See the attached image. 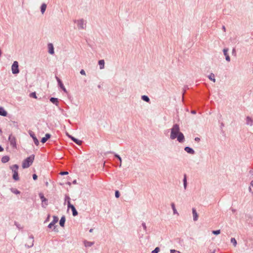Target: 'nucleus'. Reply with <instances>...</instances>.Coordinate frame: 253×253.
I'll use <instances>...</instances> for the list:
<instances>
[{
    "instance_id": "obj_1",
    "label": "nucleus",
    "mask_w": 253,
    "mask_h": 253,
    "mask_svg": "<svg viewBox=\"0 0 253 253\" xmlns=\"http://www.w3.org/2000/svg\"><path fill=\"white\" fill-rule=\"evenodd\" d=\"M181 132L180 131V127L178 124H174L171 128V132L170 138L171 139H175L176 137L177 136V134Z\"/></svg>"
},
{
    "instance_id": "obj_2",
    "label": "nucleus",
    "mask_w": 253,
    "mask_h": 253,
    "mask_svg": "<svg viewBox=\"0 0 253 253\" xmlns=\"http://www.w3.org/2000/svg\"><path fill=\"white\" fill-rule=\"evenodd\" d=\"M34 159V155H31L25 159L22 163V168L23 169L29 168L33 164Z\"/></svg>"
},
{
    "instance_id": "obj_3",
    "label": "nucleus",
    "mask_w": 253,
    "mask_h": 253,
    "mask_svg": "<svg viewBox=\"0 0 253 253\" xmlns=\"http://www.w3.org/2000/svg\"><path fill=\"white\" fill-rule=\"evenodd\" d=\"M8 141L10 142L11 146L13 148H17L16 139L15 136L13 135L12 134H10L8 137Z\"/></svg>"
},
{
    "instance_id": "obj_4",
    "label": "nucleus",
    "mask_w": 253,
    "mask_h": 253,
    "mask_svg": "<svg viewBox=\"0 0 253 253\" xmlns=\"http://www.w3.org/2000/svg\"><path fill=\"white\" fill-rule=\"evenodd\" d=\"M74 22L77 24L78 27L79 29H84L86 27V24L84 23L83 19L74 20Z\"/></svg>"
},
{
    "instance_id": "obj_5",
    "label": "nucleus",
    "mask_w": 253,
    "mask_h": 253,
    "mask_svg": "<svg viewBox=\"0 0 253 253\" xmlns=\"http://www.w3.org/2000/svg\"><path fill=\"white\" fill-rule=\"evenodd\" d=\"M11 70L13 74H17L19 73L18 62L17 61H14L11 66Z\"/></svg>"
},
{
    "instance_id": "obj_6",
    "label": "nucleus",
    "mask_w": 253,
    "mask_h": 253,
    "mask_svg": "<svg viewBox=\"0 0 253 253\" xmlns=\"http://www.w3.org/2000/svg\"><path fill=\"white\" fill-rule=\"evenodd\" d=\"M39 197L42 201V207L45 208L48 205V200L46 198H45L43 194L40 193L39 194Z\"/></svg>"
},
{
    "instance_id": "obj_7",
    "label": "nucleus",
    "mask_w": 253,
    "mask_h": 253,
    "mask_svg": "<svg viewBox=\"0 0 253 253\" xmlns=\"http://www.w3.org/2000/svg\"><path fill=\"white\" fill-rule=\"evenodd\" d=\"M68 209H70L72 211V214L74 216L78 215V212L74 205H72L70 202H68Z\"/></svg>"
},
{
    "instance_id": "obj_8",
    "label": "nucleus",
    "mask_w": 253,
    "mask_h": 253,
    "mask_svg": "<svg viewBox=\"0 0 253 253\" xmlns=\"http://www.w3.org/2000/svg\"><path fill=\"white\" fill-rule=\"evenodd\" d=\"M34 236L33 235H30L29 236V243L25 244V247L28 248H32L34 246Z\"/></svg>"
},
{
    "instance_id": "obj_9",
    "label": "nucleus",
    "mask_w": 253,
    "mask_h": 253,
    "mask_svg": "<svg viewBox=\"0 0 253 253\" xmlns=\"http://www.w3.org/2000/svg\"><path fill=\"white\" fill-rule=\"evenodd\" d=\"M29 133L30 136L33 138L35 144L37 146H38L39 145V141L36 137L35 133L32 131H30Z\"/></svg>"
},
{
    "instance_id": "obj_10",
    "label": "nucleus",
    "mask_w": 253,
    "mask_h": 253,
    "mask_svg": "<svg viewBox=\"0 0 253 253\" xmlns=\"http://www.w3.org/2000/svg\"><path fill=\"white\" fill-rule=\"evenodd\" d=\"M67 135H68V137L70 138L76 144H78L79 145H80L82 144V140H79L77 138H76L74 136H72L71 135H69L68 134H67Z\"/></svg>"
},
{
    "instance_id": "obj_11",
    "label": "nucleus",
    "mask_w": 253,
    "mask_h": 253,
    "mask_svg": "<svg viewBox=\"0 0 253 253\" xmlns=\"http://www.w3.org/2000/svg\"><path fill=\"white\" fill-rule=\"evenodd\" d=\"M53 220L48 225V227L49 228H51L58 221V217L57 216L54 215L53 216Z\"/></svg>"
},
{
    "instance_id": "obj_12",
    "label": "nucleus",
    "mask_w": 253,
    "mask_h": 253,
    "mask_svg": "<svg viewBox=\"0 0 253 253\" xmlns=\"http://www.w3.org/2000/svg\"><path fill=\"white\" fill-rule=\"evenodd\" d=\"M176 138H177V141L180 143L183 142L185 140L184 134L181 132L177 134V136L176 137Z\"/></svg>"
},
{
    "instance_id": "obj_13",
    "label": "nucleus",
    "mask_w": 253,
    "mask_h": 253,
    "mask_svg": "<svg viewBox=\"0 0 253 253\" xmlns=\"http://www.w3.org/2000/svg\"><path fill=\"white\" fill-rule=\"evenodd\" d=\"M47 47L48 49V53L51 55H53L54 54V46L52 43H49L47 44Z\"/></svg>"
},
{
    "instance_id": "obj_14",
    "label": "nucleus",
    "mask_w": 253,
    "mask_h": 253,
    "mask_svg": "<svg viewBox=\"0 0 253 253\" xmlns=\"http://www.w3.org/2000/svg\"><path fill=\"white\" fill-rule=\"evenodd\" d=\"M228 50L229 49L228 48H224L223 50V52L224 56H225L226 60L228 62H229V61H230V57L228 54Z\"/></svg>"
},
{
    "instance_id": "obj_15",
    "label": "nucleus",
    "mask_w": 253,
    "mask_h": 253,
    "mask_svg": "<svg viewBox=\"0 0 253 253\" xmlns=\"http://www.w3.org/2000/svg\"><path fill=\"white\" fill-rule=\"evenodd\" d=\"M184 150L188 154L194 155L195 154V151L194 149L189 146H186L184 148Z\"/></svg>"
},
{
    "instance_id": "obj_16",
    "label": "nucleus",
    "mask_w": 253,
    "mask_h": 253,
    "mask_svg": "<svg viewBox=\"0 0 253 253\" xmlns=\"http://www.w3.org/2000/svg\"><path fill=\"white\" fill-rule=\"evenodd\" d=\"M49 101L55 105L56 106H59V100L57 98L55 97H50L49 98Z\"/></svg>"
},
{
    "instance_id": "obj_17",
    "label": "nucleus",
    "mask_w": 253,
    "mask_h": 253,
    "mask_svg": "<svg viewBox=\"0 0 253 253\" xmlns=\"http://www.w3.org/2000/svg\"><path fill=\"white\" fill-rule=\"evenodd\" d=\"M51 137V135L49 133H46L45 136L42 137L41 139V142L42 143H45L47 140L49 139Z\"/></svg>"
},
{
    "instance_id": "obj_18",
    "label": "nucleus",
    "mask_w": 253,
    "mask_h": 253,
    "mask_svg": "<svg viewBox=\"0 0 253 253\" xmlns=\"http://www.w3.org/2000/svg\"><path fill=\"white\" fill-rule=\"evenodd\" d=\"M246 124L247 125L252 126L253 124V119L249 116H247L246 119Z\"/></svg>"
},
{
    "instance_id": "obj_19",
    "label": "nucleus",
    "mask_w": 253,
    "mask_h": 253,
    "mask_svg": "<svg viewBox=\"0 0 253 253\" xmlns=\"http://www.w3.org/2000/svg\"><path fill=\"white\" fill-rule=\"evenodd\" d=\"M192 213H193L194 221H197L198 220V215L196 211V209L194 208L192 209Z\"/></svg>"
},
{
    "instance_id": "obj_20",
    "label": "nucleus",
    "mask_w": 253,
    "mask_h": 253,
    "mask_svg": "<svg viewBox=\"0 0 253 253\" xmlns=\"http://www.w3.org/2000/svg\"><path fill=\"white\" fill-rule=\"evenodd\" d=\"M7 115V112L2 107H0V116L6 117Z\"/></svg>"
},
{
    "instance_id": "obj_21",
    "label": "nucleus",
    "mask_w": 253,
    "mask_h": 253,
    "mask_svg": "<svg viewBox=\"0 0 253 253\" xmlns=\"http://www.w3.org/2000/svg\"><path fill=\"white\" fill-rule=\"evenodd\" d=\"M65 221H66V218H65V216L64 215H63L60 221H59V224L61 226V227H64V225H65Z\"/></svg>"
},
{
    "instance_id": "obj_22",
    "label": "nucleus",
    "mask_w": 253,
    "mask_h": 253,
    "mask_svg": "<svg viewBox=\"0 0 253 253\" xmlns=\"http://www.w3.org/2000/svg\"><path fill=\"white\" fill-rule=\"evenodd\" d=\"M58 86L59 87H60L61 89H62V90L65 92V93H67V89H66V88L65 87L62 82H58Z\"/></svg>"
},
{
    "instance_id": "obj_23",
    "label": "nucleus",
    "mask_w": 253,
    "mask_h": 253,
    "mask_svg": "<svg viewBox=\"0 0 253 253\" xmlns=\"http://www.w3.org/2000/svg\"><path fill=\"white\" fill-rule=\"evenodd\" d=\"M13 175L12 178L14 180L17 181L19 179L18 172V171H13Z\"/></svg>"
},
{
    "instance_id": "obj_24",
    "label": "nucleus",
    "mask_w": 253,
    "mask_h": 253,
    "mask_svg": "<svg viewBox=\"0 0 253 253\" xmlns=\"http://www.w3.org/2000/svg\"><path fill=\"white\" fill-rule=\"evenodd\" d=\"M183 186L185 190L187 188V176L186 174H184V177L183 179Z\"/></svg>"
},
{
    "instance_id": "obj_25",
    "label": "nucleus",
    "mask_w": 253,
    "mask_h": 253,
    "mask_svg": "<svg viewBox=\"0 0 253 253\" xmlns=\"http://www.w3.org/2000/svg\"><path fill=\"white\" fill-rule=\"evenodd\" d=\"M10 160L9 157L8 156H3L1 158V162L2 163H6L8 162Z\"/></svg>"
},
{
    "instance_id": "obj_26",
    "label": "nucleus",
    "mask_w": 253,
    "mask_h": 253,
    "mask_svg": "<svg viewBox=\"0 0 253 253\" xmlns=\"http://www.w3.org/2000/svg\"><path fill=\"white\" fill-rule=\"evenodd\" d=\"M10 169L13 171H18L19 166L18 165L15 164L10 167Z\"/></svg>"
},
{
    "instance_id": "obj_27",
    "label": "nucleus",
    "mask_w": 253,
    "mask_h": 253,
    "mask_svg": "<svg viewBox=\"0 0 253 253\" xmlns=\"http://www.w3.org/2000/svg\"><path fill=\"white\" fill-rule=\"evenodd\" d=\"M104 64H105V62H104V60L102 59V60H99L98 64L99 65V68L100 69H103L104 68Z\"/></svg>"
},
{
    "instance_id": "obj_28",
    "label": "nucleus",
    "mask_w": 253,
    "mask_h": 253,
    "mask_svg": "<svg viewBox=\"0 0 253 253\" xmlns=\"http://www.w3.org/2000/svg\"><path fill=\"white\" fill-rule=\"evenodd\" d=\"M46 4L44 3H42L41 6V11L42 14H43L46 8Z\"/></svg>"
},
{
    "instance_id": "obj_29",
    "label": "nucleus",
    "mask_w": 253,
    "mask_h": 253,
    "mask_svg": "<svg viewBox=\"0 0 253 253\" xmlns=\"http://www.w3.org/2000/svg\"><path fill=\"white\" fill-rule=\"evenodd\" d=\"M94 243L92 242H89L87 241H84V245L85 247H90L93 245Z\"/></svg>"
},
{
    "instance_id": "obj_30",
    "label": "nucleus",
    "mask_w": 253,
    "mask_h": 253,
    "mask_svg": "<svg viewBox=\"0 0 253 253\" xmlns=\"http://www.w3.org/2000/svg\"><path fill=\"white\" fill-rule=\"evenodd\" d=\"M141 99H142V100H143V101H144L147 103H149L150 101V98H149V97L145 95H142Z\"/></svg>"
},
{
    "instance_id": "obj_31",
    "label": "nucleus",
    "mask_w": 253,
    "mask_h": 253,
    "mask_svg": "<svg viewBox=\"0 0 253 253\" xmlns=\"http://www.w3.org/2000/svg\"><path fill=\"white\" fill-rule=\"evenodd\" d=\"M171 208L173 210V214H178L177 211V210L175 208V205L173 203H172L171 204Z\"/></svg>"
},
{
    "instance_id": "obj_32",
    "label": "nucleus",
    "mask_w": 253,
    "mask_h": 253,
    "mask_svg": "<svg viewBox=\"0 0 253 253\" xmlns=\"http://www.w3.org/2000/svg\"><path fill=\"white\" fill-rule=\"evenodd\" d=\"M10 191L11 192L15 194H19L20 193V192L18 190L14 188H11L10 189Z\"/></svg>"
},
{
    "instance_id": "obj_33",
    "label": "nucleus",
    "mask_w": 253,
    "mask_h": 253,
    "mask_svg": "<svg viewBox=\"0 0 253 253\" xmlns=\"http://www.w3.org/2000/svg\"><path fill=\"white\" fill-rule=\"evenodd\" d=\"M209 79L211 80V81H212L213 82H215V79L214 78V75L212 73H211L209 76Z\"/></svg>"
},
{
    "instance_id": "obj_34",
    "label": "nucleus",
    "mask_w": 253,
    "mask_h": 253,
    "mask_svg": "<svg viewBox=\"0 0 253 253\" xmlns=\"http://www.w3.org/2000/svg\"><path fill=\"white\" fill-rule=\"evenodd\" d=\"M231 243L233 244L234 247H236L237 243L235 238H232L231 239Z\"/></svg>"
},
{
    "instance_id": "obj_35",
    "label": "nucleus",
    "mask_w": 253,
    "mask_h": 253,
    "mask_svg": "<svg viewBox=\"0 0 253 253\" xmlns=\"http://www.w3.org/2000/svg\"><path fill=\"white\" fill-rule=\"evenodd\" d=\"M114 156H115V158H117L119 160V161L120 162V167H121V163H122V158H121V157L120 156V155H119L118 154H116V153L114 154Z\"/></svg>"
},
{
    "instance_id": "obj_36",
    "label": "nucleus",
    "mask_w": 253,
    "mask_h": 253,
    "mask_svg": "<svg viewBox=\"0 0 253 253\" xmlns=\"http://www.w3.org/2000/svg\"><path fill=\"white\" fill-rule=\"evenodd\" d=\"M212 234L214 235H218L220 233V230H213L212 231Z\"/></svg>"
},
{
    "instance_id": "obj_37",
    "label": "nucleus",
    "mask_w": 253,
    "mask_h": 253,
    "mask_svg": "<svg viewBox=\"0 0 253 253\" xmlns=\"http://www.w3.org/2000/svg\"><path fill=\"white\" fill-rule=\"evenodd\" d=\"M160 252V248L156 247L154 250H153L151 253H158Z\"/></svg>"
},
{
    "instance_id": "obj_38",
    "label": "nucleus",
    "mask_w": 253,
    "mask_h": 253,
    "mask_svg": "<svg viewBox=\"0 0 253 253\" xmlns=\"http://www.w3.org/2000/svg\"><path fill=\"white\" fill-rule=\"evenodd\" d=\"M30 96L31 97H33L34 98H37V95H36V93L35 92L31 93L30 94Z\"/></svg>"
},
{
    "instance_id": "obj_39",
    "label": "nucleus",
    "mask_w": 253,
    "mask_h": 253,
    "mask_svg": "<svg viewBox=\"0 0 253 253\" xmlns=\"http://www.w3.org/2000/svg\"><path fill=\"white\" fill-rule=\"evenodd\" d=\"M115 196L116 198H118L120 196V192L118 190H116L115 193Z\"/></svg>"
},
{
    "instance_id": "obj_40",
    "label": "nucleus",
    "mask_w": 253,
    "mask_h": 253,
    "mask_svg": "<svg viewBox=\"0 0 253 253\" xmlns=\"http://www.w3.org/2000/svg\"><path fill=\"white\" fill-rule=\"evenodd\" d=\"M65 201H67V203L70 202V198L69 196L66 195L65 198Z\"/></svg>"
},
{
    "instance_id": "obj_41",
    "label": "nucleus",
    "mask_w": 253,
    "mask_h": 253,
    "mask_svg": "<svg viewBox=\"0 0 253 253\" xmlns=\"http://www.w3.org/2000/svg\"><path fill=\"white\" fill-rule=\"evenodd\" d=\"M232 55L236 56V51L235 48H233L232 50Z\"/></svg>"
},
{
    "instance_id": "obj_42",
    "label": "nucleus",
    "mask_w": 253,
    "mask_h": 253,
    "mask_svg": "<svg viewBox=\"0 0 253 253\" xmlns=\"http://www.w3.org/2000/svg\"><path fill=\"white\" fill-rule=\"evenodd\" d=\"M142 226L143 228V229L145 231H146V229H147V227H146V223L145 222H143L142 223Z\"/></svg>"
},
{
    "instance_id": "obj_43",
    "label": "nucleus",
    "mask_w": 253,
    "mask_h": 253,
    "mask_svg": "<svg viewBox=\"0 0 253 253\" xmlns=\"http://www.w3.org/2000/svg\"><path fill=\"white\" fill-rule=\"evenodd\" d=\"M60 174L61 175H67L68 174V172L67 171H61Z\"/></svg>"
},
{
    "instance_id": "obj_44",
    "label": "nucleus",
    "mask_w": 253,
    "mask_h": 253,
    "mask_svg": "<svg viewBox=\"0 0 253 253\" xmlns=\"http://www.w3.org/2000/svg\"><path fill=\"white\" fill-rule=\"evenodd\" d=\"M33 178L34 180H36L38 178V176L36 174H33Z\"/></svg>"
},
{
    "instance_id": "obj_45",
    "label": "nucleus",
    "mask_w": 253,
    "mask_h": 253,
    "mask_svg": "<svg viewBox=\"0 0 253 253\" xmlns=\"http://www.w3.org/2000/svg\"><path fill=\"white\" fill-rule=\"evenodd\" d=\"M80 74L82 75H85V72L84 71V70L83 69H82L81 71H80Z\"/></svg>"
},
{
    "instance_id": "obj_46",
    "label": "nucleus",
    "mask_w": 253,
    "mask_h": 253,
    "mask_svg": "<svg viewBox=\"0 0 253 253\" xmlns=\"http://www.w3.org/2000/svg\"><path fill=\"white\" fill-rule=\"evenodd\" d=\"M249 173L251 175H253V168L249 171Z\"/></svg>"
},
{
    "instance_id": "obj_47",
    "label": "nucleus",
    "mask_w": 253,
    "mask_h": 253,
    "mask_svg": "<svg viewBox=\"0 0 253 253\" xmlns=\"http://www.w3.org/2000/svg\"><path fill=\"white\" fill-rule=\"evenodd\" d=\"M249 191L251 193H252L253 195V191L251 187H249Z\"/></svg>"
},
{
    "instance_id": "obj_48",
    "label": "nucleus",
    "mask_w": 253,
    "mask_h": 253,
    "mask_svg": "<svg viewBox=\"0 0 253 253\" xmlns=\"http://www.w3.org/2000/svg\"><path fill=\"white\" fill-rule=\"evenodd\" d=\"M194 140L195 141L199 142L200 140V138L199 137H195Z\"/></svg>"
},
{
    "instance_id": "obj_49",
    "label": "nucleus",
    "mask_w": 253,
    "mask_h": 253,
    "mask_svg": "<svg viewBox=\"0 0 253 253\" xmlns=\"http://www.w3.org/2000/svg\"><path fill=\"white\" fill-rule=\"evenodd\" d=\"M55 78L57 80V83H58V82H62V81L57 76H55Z\"/></svg>"
},
{
    "instance_id": "obj_50",
    "label": "nucleus",
    "mask_w": 253,
    "mask_h": 253,
    "mask_svg": "<svg viewBox=\"0 0 253 253\" xmlns=\"http://www.w3.org/2000/svg\"><path fill=\"white\" fill-rule=\"evenodd\" d=\"M49 218H50V215L48 214L47 217V218H46V219H45L44 222L48 221L49 220Z\"/></svg>"
},
{
    "instance_id": "obj_51",
    "label": "nucleus",
    "mask_w": 253,
    "mask_h": 253,
    "mask_svg": "<svg viewBox=\"0 0 253 253\" xmlns=\"http://www.w3.org/2000/svg\"><path fill=\"white\" fill-rule=\"evenodd\" d=\"M177 251L174 249H172V250H170V253H174L175 252H176Z\"/></svg>"
},
{
    "instance_id": "obj_52",
    "label": "nucleus",
    "mask_w": 253,
    "mask_h": 253,
    "mask_svg": "<svg viewBox=\"0 0 253 253\" xmlns=\"http://www.w3.org/2000/svg\"><path fill=\"white\" fill-rule=\"evenodd\" d=\"M191 113L193 114H196V110H192L191 111Z\"/></svg>"
},
{
    "instance_id": "obj_53",
    "label": "nucleus",
    "mask_w": 253,
    "mask_h": 253,
    "mask_svg": "<svg viewBox=\"0 0 253 253\" xmlns=\"http://www.w3.org/2000/svg\"><path fill=\"white\" fill-rule=\"evenodd\" d=\"M3 148L2 147L1 145H0V152H2L3 151Z\"/></svg>"
},
{
    "instance_id": "obj_54",
    "label": "nucleus",
    "mask_w": 253,
    "mask_h": 253,
    "mask_svg": "<svg viewBox=\"0 0 253 253\" xmlns=\"http://www.w3.org/2000/svg\"><path fill=\"white\" fill-rule=\"evenodd\" d=\"M222 29L223 30V31L225 32L226 31V28L224 26H222Z\"/></svg>"
},
{
    "instance_id": "obj_55",
    "label": "nucleus",
    "mask_w": 253,
    "mask_h": 253,
    "mask_svg": "<svg viewBox=\"0 0 253 253\" xmlns=\"http://www.w3.org/2000/svg\"><path fill=\"white\" fill-rule=\"evenodd\" d=\"M250 185L251 186H252V187H253V180H252L251 183H250Z\"/></svg>"
},
{
    "instance_id": "obj_56",
    "label": "nucleus",
    "mask_w": 253,
    "mask_h": 253,
    "mask_svg": "<svg viewBox=\"0 0 253 253\" xmlns=\"http://www.w3.org/2000/svg\"><path fill=\"white\" fill-rule=\"evenodd\" d=\"M15 225H16V226H17L18 228H20V227H19V224H17V223H16V222H15Z\"/></svg>"
},
{
    "instance_id": "obj_57",
    "label": "nucleus",
    "mask_w": 253,
    "mask_h": 253,
    "mask_svg": "<svg viewBox=\"0 0 253 253\" xmlns=\"http://www.w3.org/2000/svg\"><path fill=\"white\" fill-rule=\"evenodd\" d=\"M232 211L233 212H235V211H236V210L232 209Z\"/></svg>"
},
{
    "instance_id": "obj_58",
    "label": "nucleus",
    "mask_w": 253,
    "mask_h": 253,
    "mask_svg": "<svg viewBox=\"0 0 253 253\" xmlns=\"http://www.w3.org/2000/svg\"><path fill=\"white\" fill-rule=\"evenodd\" d=\"M93 230V229H90L89 230V232H92Z\"/></svg>"
},
{
    "instance_id": "obj_59",
    "label": "nucleus",
    "mask_w": 253,
    "mask_h": 253,
    "mask_svg": "<svg viewBox=\"0 0 253 253\" xmlns=\"http://www.w3.org/2000/svg\"><path fill=\"white\" fill-rule=\"evenodd\" d=\"M223 126H224V124H223V123H222L221 124V127H222Z\"/></svg>"
},
{
    "instance_id": "obj_60",
    "label": "nucleus",
    "mask_w": 253,
    "mask_h": 253,
    "mask_svg": "<svg viewBox=\"0 0 253 253\" xmlns=\"http://www.w3.org/2000/svg\"><path fill=\"white\" fill-rule=\"evenodd\" d=\"M73 183H74V184H76V180H75L73 181Z\"/></svg>"
},
{
    "instance_id": "obj_61",
    "label": "nucleus",
    "mask_w": 253,
    "mask_h": 253,
    "mask_svg": "<svg viewBox=\"0 0 253 253\" xmlns=\"http://www.w3.org/2000/svg\"><path fill=\"white\" fill-rule=\"evenodd\" d=\"M186 90L184 89L183 92V94H184L185 93Z\"/></svg>"
},
{
    "instance_id": "obj_62",
    "label": "nucleus",
    "mask_w": 253,
    "mask_h": 253,
    "mask_svg": "<svg viewBox=\"0 0 253 253\" xmlns=\"http://www.w3.org/2000/svg\"><path fill=\"white\" fill-rule=\"evenodd\" d=\"M2 131L1 129L0 128V133H2Z\"/></svg>"
},
{
    "instance_id": "obj_63",
    "label": "nucleus",
    "mask_w": 253,
    "mask_h": 253,
    "mask_svg": "<svg viewBox=\"0 0 253 253\" xmlns=\"http://www.w3.org/2000/svg\"><path fill=\"white\" fill-rule=\"evenodd\" d=\"M48 182H46V183H45V184H46V186H47V185H48Z\"/></svg>"
},
{
    "instance_id": "obj_64",
    "label": "nucleus",
    "mask_w": 253,
    "mask_h": 253,
    "mask_svg": "<svg viewBox=\"0 0 253 253\" xmlns=\"http://www.w3.org/2000/svg\"><path fill=\"white\" fill-rule=\"evenodd\" d=\"M215 253V251H213L212 253Z\"/></svg>"
}]
</instances>
